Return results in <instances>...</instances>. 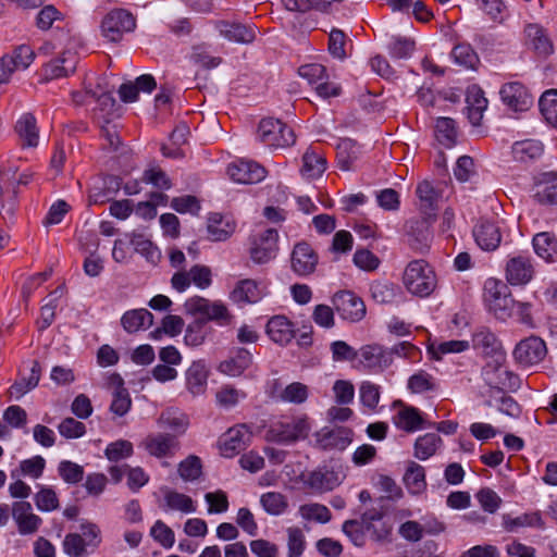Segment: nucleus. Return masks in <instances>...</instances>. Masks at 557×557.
I'll use <instances>...</instances> for the list:
<instances>
[{"mask_svg": "<svg viewBox=\"0 0 557 557\" xmlns=\"http://www.w3.org/2000/svg\"><path fill=\"white\" fill-rule=\"evenodd\" d=\"M403 280L408 292L420 297L429 296L436 286L435 274L423 260L409 262L405 269Z\"/></svg>", "mask_w": 557, "mask_h": 557, "instance_id": "1", "label": "nucleus"}, {"mask_svg": "<svg viewBox=\"0 0 557 557\" xmlns=\"http://www.w3.org/2000/svg\"><path fill=\"white\" fill-rule=\"evenodd\" d=\"M310 430L308 417L299 416L274 423L268 431V437L276 443L289 445L307 438Z\"/></svg>", "mask_w": 557, "mask_h": 557, "instance_id": "2", "label": "nucleus"}, {"mask_svg": "<svg viewBox=\"0 0 557 557\" xmlns=\"http://www.w3.org/2000/svg\"><path fill=\"white\" fill-rule=\"evenodd\" d=\"M484 301L488 309L499 319L507 318L513 306L508 286L496 278H488L485 282Z\"/></svg>", "mask_w": 557, "mask_h": 557, "instance_id": "3", "label": "nucleus"}, {"mask_svg": "<svg viewBox=\"0 0 557 557\" xmlns=\"http://www.w3.org/2000/svg\"><path fill=\"white\" fill-rule=\"evenodd\" d=\"M258 137L263 144L274 148L288 147L295 143L293 131L280 120L272 117L261 120Z\"/></svg>", "mask_w": 557, "mask_h": 557, "instance_id": "4", "label": "nucleus"}, {"mask_svg": "<svg viewBox=\"0 0 557 557\" xmlns=\"http://www.w3.org/2000/svg\"><path fill=\"white\" fill-rule=\"evenodd\" d=\"M135 27V17L124 9L110 11L101 22L102 35L110 41H119L125 33L133 32Z\"/></svg>", "mask_w": 557, "mask_h": 557, "instance_id": "5", "label": "nucleus"}, {"mask_svg": "<svg viewBox=\"0 0 557 557\" xmlns=\"http://www.w3.org/2000/svg\"><path fill=\"white\" fill-rule=\"evenodd\" d=\"M505 360H496L488 362L483 369V379L492 389H516L519 387V377L508 370L504 364Z\"/></svg>", "mask_w": 557, "mask_h": 557, "instance_id": "6", "label": "nucleus"}, {"mask_svg": "<svg viewBox=\"0 0 557 557\" xmlns=\"http://www.w3.org/2000/svg\"><path fill=\"white\" fill-rule=\"evenodd\" d=\"M278 234L274 228H268L256 235L251 240L250 258L255 263L263 264L273 259L277 252Z\"/></svg>", "mask_w": 557, "mask_h": 557, "instance_id": "7", "label": "nucleus"}, {"mask_svg": "<svg viewBox=\"0 0 557 557\" xmlns=\"http://www.w3.org/2000/svg\"><path fill=\"white\" fill-rule=\"evenodd\" d=\"M546 343L539 336H529L520 341L513 350L515 359L523 366H534L545 359Z\"/></svg>", "mask_w": 557, "mask_h": 557, "instance_id": "8", "label": "nucleus"}, {"mask_svg": "<svg viewBox=\"0 0 557 557\" xmlns=\"http://www.w3.org/2000/svg\"><path fill=\"white\" fill-rule=\"evenodd\" d=\"M140 445L148 455L156 458H171L181 447V443L175 438V434L166 433L149 434Z\"/></svg>", "mask_w": 557, "mask_h": 557, "instance_id": "9", "label": "nucleus"}, {"mask_svg": "<svg viewBox=\"0 0 557 557\" xmlns=\"http://www.w3.org/2000/svg\"><path fill=\"white\" fill-rule=\"evenodd\" d=\"M77 61L74 45L69 42V45L63 47L58 55L46 65L45 75L48 79L66 77L74 73Z\"/></svg>", "mask_w": 557, "mask_h": 557, "instance_id": "10", "label": "nucleus"}, {"mask_svg": "<svg viewBox=\"0 0 557 557\" xmlns=\"http://www.w3.org/2000/svg\"><path fill=\"white\" fill-rule=\"evenodd\" d=\"M106 387L111 393L110 412L115 417H124L132 408V398L124 387L123 379L112 373L107 377Z\"/></svg>", "mask_w": 557, "mask_h": 557, "instance_id": "11", "label": "nucleus"}, {"mask_svg": "<svg viewBox=\"0 0 557 557\" xmlns=\"http://www.w3.org/2000/svg\"><path fill=\"white\" fill-rule=\"evenodd\" d=\"M502 101L511 111L523 112L533 104V97L528 89L518 82L505 84L499 91Z\"/></svg>", "mask_w": 557, "mask_h": 557, "instance_id": "12", "label": "nucleus"}, {"mask_svg": "<svg viewBox=\"0 0 557 557\" xmlns=\"http://www.w3.org/2000/svg\"><path fill=\"white\" fill-rule=\"evenodd\" d=\"M251 432L246 424H237L230 428L220 438L219 447L221 454L231 458L243 450L249 443Z\"/></svg>", "mask_w": 557, "mask_h": 557, "instance_id": "13", "label": "nucleus"}, {"mask_svg": "<svg viewBox=\"0 0 557 557\" xmlns=\"http://www.w3.org/2000/svg\"><path fill=\"white\" fill-rule=\"evenodd\" d=\"M417 206L426 219H434L442 198V190L429 180L418 183L416 188Z\"/></svg>", "mask_w": 557, "mask_h": 557, "instance_id": "14", "label": "nucleus"}, {"mask_svg": "<svg viewBox=\"0 0 557 557\" xmlns=\"http://www.w3.org/2000/svg\"><path fill=\"white\" fill-rule=\"evenodd\" d=\"M332 302L338 314L349 322L360 321L366 314V306L362 299L350 292L335 294Z\"/></svg>", "mask_w": 557, "mask_h": 557, "instance_id": "15", "label": "nucleus"}, {"mask_svg": "<svg viewBox=\"0 0 557 557\" xmlns=\"http://www.w3.org/2000/svg\"><path fill=\"white\" fill-rule=\"evenodd\" d=\"M230 177L240 184H256L261 182L265 175V169L259 163L240 159L231 163L227 168Z\"/></svg>", "mask_w": 557, "mask_h": 557, "instance_id": "16", "label": "nucleus"}, {"mask_svg": "<svg viewBox=\"0 0 557 557\" xmlns=\"http://www.w3.org/2000/svg\"><path fill=\"white\" fill-rule=\"evenodd\" d=\"M12 518L21 535H30L36 533L41 523V518L34 512L28 502H15L12 504Z\"/></svg>", "mask_w": 557, "mask_h": 557, "instance_id": "17", "label": "nucleus"}, {"mask_svg": "<svg viewBox=\"0 0 557 557\" xmlns=\"http://www.w3.org/2000/svg\"><path fill=\"white\" fill-rule=\"evenodd\" d=\"M359 363L373 371H383L393 362V354L377 344L362 346L359 351Z\"/></svg>", "mask_w": 557, "mask_h": 557, "instance_id": "18", "label": "nucleus"}, {"mask_svg": "<svg viewBox=\"0 0 557 557\" xmlns=\"http://www.w3.org/2000/svg\"><path fill=\"white\" fill-rule=\"evenodd\" d=\"M318 260L319 258L314 249L309 244L302 242L293 248L290 267L296 274L306 276L314 272Z\"/></svg>", "mask_w": 557, "mask_h": 557, "instance_id": "19", "label": "nucleus"}, {"mask_svg": "<svg viewBox=\"0 0 557 557\" xmlns=\"http://www.w3.org/2000/svg\"><path fill=\"white\" fill-rule=\"evenodd\" d=\"M270 396L278 401L300 405L304 404L309 396V387L301 382H293L282 387L277 380L272 382Z\"/></svg>", "mask_w": 557, "mask_h": 557, "instance_id": "20", "label": "nucleus"}, {"mask_svg": "<svg viewBox=\"0 0 557 557\" xmlns=\"http://www.w3.org/2000/svg\"><path fill=\"white\" fill-rule=\"evenodd\" d=\"M505 274L509 284L515 286L525 285L532 280L534 268L528 258L516 256L507 261Z\"/></svg>", "mask_w": 557, "mask_h": 557, "instance_id": "21", "label": "nucleus"}, {"mask_svg": "<svg viewBox=\"0 0 557 557\" xmlns=\"http://www.w3.org/2000/svg\"><path fill=\"white\" fill-rule=\"evenodd\" d=\"M159 429L169 431L166 434H175V438L187 431L189 426V419L186 413L177 408H168L163 410L157 419Z\"/></svg>", "mask_w": 557, "mask_h": 557, "instance_id": "22", "label": "nucleus"}, {"mask_svg": "<svg viewBox=\"0 0 557 557\" xmlns=\"http://www.w3.org/2000/svg\"><path fill=\"white\" fill-rule=\"evenodd\" d=\"M351 431L344 428L322 429L315 434L317 444L323 449H345L351 443Z\"/></svg>", "mask_w": 557, "mask_h": 557, "instance_id": "23", "label": "nucleus"}, {"mask_svg": "<svg viewBox=\"0 0 557 557\" xmlns=\"http://www.w3.org/2000/svg\"><path fill=\"white\" fill-rule=\"evenodd\" d=\"M472 345L484 356H491L496 360H505L506 358L499 341L487 329H480L473 334Z\"/></svg>", "mask_w": 557, "mask_h": 557, "instance_id": "24", "label": "nucleus"}, {"mask_svg": "<svg viewBox=\"0 0 557 557\" xmlns=\"http://www.w3.org/2000/svg\"><path fill=\"white\" fill-rule=\"evenodd\" d=\"M216 27L222 37L236 44H250L255 40L257 35V28L255 26L239 23L222 21L218 23Z\"/></svg>", "mask_w": 557, "mask_h": 557, "instance_id": "25", "label": "nucleus"}, {"mask_svg": "<svg viewBox=\"0 0 557 557\" xmlns=\"http://www.w3.org/2000/svg\"><path fill=\"white\" fill-rule=\"evenodd\" d=\"M393 406L398 407V411L393 418V422L398 429L411 433L422 426L423 418L417 408L404 405L400 400L395 401Z\"/></svg>", "mask_w": 557, "mask_h": 557, "instance_id": "26", "label": "nucleus"}, {"mask_svg": "<svg viewBox=\"0 0 557 557\" xmlns=\"http://www.w3.org/2000/svg\"><path fill=\"white\" fill-rule=\"evenodd\" d=\"M524 33L527 37V44L539 55L548 57L554 52L553 42L543 26L536 23L528 24L525 26Z\"/></svg>", "mask_w": 557, "mask_h": 557, "instance_id": "27", "label": "nucleus"}, {"mask_svg": "<svg viewBox=\"0 0 557 557\" xmlns=\"http://www.w3.org/2000/svg\"><path fill=\"white\" fill-rule=\"evenodd\" d=\"M265 293V287L258 281L245 278L237 282L231 297L235 302L253 304L259 301Z\"/></svg>", "mask_w": 557, "mask_h": 557, "instance_id": "28", "label": "nucleus"}, {"mask_svg": "<svg viewBox=\"0 0 557 557\" xmlns=\"http://www.w3.org/2000/svg\"><path fill=\"white\" fill-rule=\"evenodd\" d=\"M209 369L202 361H194L185 372L186 387L193 396L205 394Z\"/></svg>", "mask_w": 557, "mask_h": 557, "instance_id": "29", "label": "nucleus"}, {"mask_svg": "<svg viewBox=\"0 0 557 557\" xmlns=\"http://www.w3.org/2000/svg\"><path fill=\"white\" fill-rule=\"evenodd\" d=\"M252 363V355L248 349L238 348L219 366L220 372L232 377L242 375Z\"/></svg>", "mask_w": 557, "mask_h": 557, "instance_id": "30", "label": "nucleus"}, {"mask_svg": "<svg viewBox=\"0 0 557 557\" xmlns=\"http://www.w3.org/2000/svg\"><path fill=\"white\" fill-rule=\"evenodd\" d=\"M15 131L23 147L35 148L39 145V129L36 117L32 113L21 115L16 122Z\"/></svg>", "mask_w": 557, "mask_h": 557, "instance_id": "31", "label": "nucleus"}, {"mask_svg": "<svg viewBox=\"0 0 557 557\" xmlns=\"http://www.w3.org/2000/svg\"><path fill=\"white\" fill-rule=\"evenodd\" d=\"M473 235L475 238L476 244L483 249V250H495L500 242H502V234L499 227L488 221H482L473 231Z\"/></svg>", "mask_w": 557, "mask_h": 557, "instance_id": "32", "label": "nucleus"}, {"mask_svg": "<svg viewBox=\"0 0 557 557\" xmlns=\"http://www.w3.org/2000/svg\"><path fill=\"white\" fill-rule=\"evenodd\" d=\"M267 333L274 343L280 345L288 344L295 336L293 323L283 315H276L269 320Z\"/></svg>", "mask_w": 557, "mask_h": 557, "instance_id": "33", "label": "nucleus"}, {"mask_svg": "<svg viewBox=\"0 0 557 557\" xmlns=\"http://www.w3.org/2000/svg\"><path fill=\"white\" fill-rule=\"evenodd\" d=\"M534 197L542 205H557V175L541 174L535 183Z\"/></svg>", "mask_w": 557, "mask_h": 557, "instance_id": "34", "label": "nucleus"}, {"mask_svg": "<svg viewBox=\"0 0 557 557\" xmlns=\"http://www.w3.org/2000/svg\"><path fill=\"white\" fill-rule=\"evenodd\" d=\"M41 376V368L38 361H33L30 373L27 377L23 376L16 380L8 391L9 397L21 399L28 392L33 391L39 383Z\"/></svg>", "mask_w": 557, "mask_h": 557, "instance_id": "35", "label": "nucleus"}, {"mask_svg": "<svg viewBox=\"0 0 557 557\" xmlns=\"http://www.w3.org/2000/svg\"><path fill=\"white\" fill-rule=\"evenodd\" d=\"M466 102L470 122L473 125H479L487 108V99L483 91L476 86L470 87L467 91Z\"/></svg>", "mask_w": 557, "mask_h": 557, "instance_id": "36", "label": "nucleus"}, {"mask_svg": "<svg viewBox=\"0 0 557 557\" xmlns=\"http://www.w3.org/2000/svg\"><path fill=\"white\" fill-rule=\"evenodd\" d=\"M544 146L539 140L524 139L516 141L511 147L512 158L517 162L528 163L542 156Z\"/></svg>", "mask_w": 557, "mask_h": 557, "instance_id": "37", "label": "nucleus"}, {"mask_svg": "<svg viewBox=\"0 0 557 557\" xmlns=\"http://www.w3.org/2000/svg\"><path fill=\"white\" fill-rule=\"evenodd\" d=\"M305 484L318 492H327L334 490L341 484L339 475L334 471H312L306 479Z\"/></svg>", "mask_w": 557, "mask_h": 557, "instance_id": "38", "label": "nucleus"}, {"mask_svg": "<svg viewBox=\"0 0 557 557\" xmlns=\"http://www.w3.org/2000/svg\"><path fill=\"white\" fill-rule=\"evenodd\" d=\"M544 522L537 512L522 513L517 517L505 515L503 517V528L510 533L519 532L524 528H543Z\"/></svg>", "mask_w": 557, "mask_h": 557, "instance_id": "39", "label": "nucleus"}, {"mask_svg": "<svg viewBox=\"0 0 557 557\" xmlns=\"http://www.w3.org/2000/svg\"><path fill=\"white\" fill-rule=\"evenodd\" d=\"M163 499L169 510H176L184 513H191L196 511L194 500L183 493H178L169 487H162Z\"/></svg>", "mask_w": 557, "mask_h": 557, "instance_id": "40", "label": "nucleus"}, {"mask_svg": "<svg viewBox=\"0 0 557 557\" xmlns=\"http://www.w3.org/2000/svg\"><path fill=\"white\" fill-rule=\"evenodd\" d=\"M122 325L128 333L138 332L152 325L153 317L146 309L131 310L123 314Z\"/></svg>", "mask_w": 557, "mask_h": 557, "instance_id": "41", "label": "nucleus"}, {"mask_svg": "<svg viewBox=\"0 0 557 557\" xmlns=\"http://www.w3.org/2000/svg\"><path fill=\"white\" fill-rule=\"evenodd\" d=\"M11 73L26 70L35 60L34 50L26 45H21L11 53L3 55Z\"/></svg>", "mask_w": 557, "mask_h": 557, "instance_id": "42", "label": "nucleus"}, {"mask_svg": "<svg viewBox=\"0 0 557 557\" xmlns=\"http://www.w3.org/2000/svg\"><path fill=\"white\" fill-rule=\"evenodd\" d=\"M326 169L324 157L312 149H308L302 157L301 175L306 178H317Z\"/></svg>", "mask_w": 557, "mask_h": 557, "instance_id": "43", "label": "nucleus"}, {"mask_svg": "<svg viewBox=\"0 0 557 557\" xmlns=\"http://www.w3.org/2000/svg\"><path fill=\"white\" fill-rule=\"evenodd\" d=\"M339 168L348 171L361 156V148L350 138L341 139L336 146Z\"/></svg>", "mask_w": 557, "mask_h": 557, "instance_id": "44", "label": "nucleus"}, {"mask_svg": "<svg viewBox=\"0 0 557 557\" xmlns=\"http://www.w3.org/2000/svg\"><path fill=\"white\" fill-rule=\"evenodd\" d=\"M404 483L411 494L422 493L426 486L424 468L414 461H409L404 474Z\"/></svg>", "mask_w": 557, "mask_h": 557, "instance_id": "45", "label": "nucleus"}, {"mask_svg": "<svg viewBox=\"0 0 557 557\" xmlns=\"http://www.w3.org/2000/svg\"><path fill=\"white\" fill-rule=\"evenodd\" d=\"M260 505L268 515L281 516L288 508V499L280 492H267L260 496Z\"/></svg>", "mask_w": 557, "mask_h": 557, "instance_id": "46", "label": "nucleus"}, {"mask_svg": "<svg viewBox=\"0 0 557 557\" xmlns=\"http://www.w3.org/2000/svg\"><path fill=\"white\" fill-rule=\"evenodd\" d=\"M442 444V438L435 433L419 436L414 443V457L426 460L432 457Z\"/></svg>", "mask_w": 557, "mask_h": 557, "instance_id": "47", "label": "nucleus"}, {"mask_svg": "<svg viewBox=\"0 0 557 557\" xmlns=\"http://www.w3.org/2000/svg\"><path fill=\"white\" fill-rule=\"evenodd\" d=\"M131 244L134 246V250L144 256L148 262L152 264L159 262L161 252L148 238L140 234L132 233Z\"/></svg>", "mask_w": 557, "mask_h": 557, "instance_id": "48", "label": "nucleus"}, {"mask_svg": "<svg viewBox=\"0 0 557 557\" xmlns=\"http://www.w3.org/2000/svg\"><path fill=\"white\" fill-rule=\"evenodd\" d=\"M470 347L468 341H447L441 343H432L428 351L435 360H441L447 354H458L467 350Z\"/></svg>", "mask_w": 557, "mask_h": 557, "instance_id": "49", "label": "nucleus"}, {"mask_svg": "<svg viewBox=\"0 0 557 557\" xmlns=\"http://www.w3.org/2000/svg\"><path fill=\"white\" fill-rule=\"evenodd\" d=\"M235 231V224L222 216L213 215L209 219L208 233L212 240L221 242L227 239Z\"/></svg>", "mask_w": 557, "mask_h": 557, "instance_id": "50", "label": "nucleus"}, {"mask_svg": "<svg viewBox=\"0 0 557 557\" xmlns=\"http://www.w3.org/2000/svg\"><path fill=\"white\" fill-rule=\"evenodd\" d=\"M407 386L408 389L413 394H423L435 391L437 384L432 374L420 370L408 379Z\"/></svg>", "mask_w": 557, "mask_h": 557, "instance_id": "51", "label": "nucleus"}, {"mask_svg": "<svg viewBox=\"0 0 557 557\" xmlns=\"http://www.w3.org/2000/svg\"><path fill=\"white\" fill-rule=\"evenodd\" d=\"M457 129L450 117H438L435 124V137L445 147H451L456 141Z\"/></svg>", "mask_w": 557, "mask_h": 557, "instance_id": "52", "label": "nucleus"}, {"mask_svg": "<svg viewBox=\"0 0 557 557\" xmlns=\"http://www.w3.org/2000/svg\"><path fill=\"white\" fill-rule=\"evenodd\" d=\"M539 104L546 122L557 127V89L546 90L540 98Z\"/></svg>", "mask_w": 557, "mask_h": 557, "instance_id": "53", "label": "nucleus"}, {"mask_svg": "<svg viewBox=\"0 0 557 557\" xmlns=\"http://www.w3.org/2000/svg\"><path fill=\"white\" fill-rule=\"evenodd\" d=\"M533 247L539 257L552 261L556 252L555 237L547 232L539 233L533 238Z\"/></svg>", "mask_w": 557, "mask_h": 557, "instance_id": "54", "label": "nucleus"}, {"mask_svg": "<svg viewBox=\"0 0 557 557\" xmlns=\"http://www.w3.org/2000/svg\"><path fill=\"white\" fill-rule=\"evenodd\" d=\"M300 517L307 521L326 523L331 520L330 509L321 504L311 503L301 505L298 509Z\"/></svg>", "mask_w": 557, "mask_h": 557, "instance_id": "55", "label": "nucleus"}, {"mask_svg": "<svg viewBox=\"0 0 557 557\" xmlns=\"http://www.w3.org/2000/svg\"><path fill=\"white\" fill-rule=\"evenodd\" d=\"M432 219H426L424 216V220L421 222H414L410 225L409 234L413 238L412 245L416 246L418 249H422L425 247H429L431 239H432V233L430 231V221Z\"/></svg>", "mask_w": 557, "mask_h": 557, "instance_id": "56", "label": "nucleus"}, {"mask_svg": "<svg viewBox=\"0 0 557 557\" xmlns=\"http://www.w3.org/2000/svg\"><path fill=\"white\" fill-rule=\"evenodd\" d=\"M45 466V459L40 456H35L29 459L21 461L18 469L12 471L11 475L14 478L21 474L33 479H38L39 476H41Z\"/></svg>", "mask_w": 557, "mask_h": 557, "instance_id": "57", "label": "nucleus"}, {"mask_svg": "<svg viewBox=\"0 0 557 557\" xmlns=\"http://www.w3.org/2000/svg\"><path fill=\"white\" fill-rule=\"evenodd\" d=\"M381 387L380 385L363 381L359 386V396L363 406L374 410L380 403Z\"/></svg>", "mask_w": 557, "mask_h": 557, "instance_id": "58", "label": "nucleus"}, {"mask_svg": "<svg viewBox=\"0 0 557 557\" xmlns=\"http://www.w3.org/2000/svg\"><path fill=\"white\" fill-rule=\"evenodd\" d=\"M63 549L71 557H84L90 553L83 536L78 533H70L64 537Z\"/></svg>", "mask_w": 557, "mask_h": 557, "instance_id": "59", "label": "nucleus"}, {"mask_svg": "<svg viewBox=\"0 0 557 557\" xmlns=\"http://www.w3.org/2000/svg\"><path fill=\"white\" fill-rule=\"evenodd\" d=\"M134 453L133 444L126 440H117L110 443L104 455L110 461H120L131 457Z\"/></svg>", "mask_w": 557, "mask_h": 557, "instance_id": "60", "label": "nucleus"}, {"mask_svg": "<svg viewBox=\"0 0 557 557\" xmlns=\"http://www.w3.org/2000/svg\"><path fill=\"white\" fill-rule=\"evenodd\" d=\"M37 508L41 511H52L59 507L55 492L50 487H41L34 497Z\"/></svg>", "mask_w": 557, "mask_h": 557, "instance_id": "61", "label": "nucleus"}, {"mask_svg": "<svg viewBox=\"0 0 557 557\" xmlns=\"http://www.w3.org/2000/svg\"><path fill=\"white\" fill-rule=\"evenodd\" d=\"M150 535L160 545L171 548L175 542L174 532L161 520H158L150 530Z\"/></svg>", "mask_w": 557, "mask_h": 557, "instance_id": "62", "label": "nucleus"}, {"mask_svg": "<svg viewBox=\"0 0 557 557\" xmlns=\"http://www.w3.org/2000/svg\"><path fill=\"white\" fill-rule=\"evenodd\" d=\"M215 397L220 406L224 408H232L244 399L246 394L235 387L224 386L216 393Z\"/></svg>", "mask_w": 557, "mask_h": 557, "instance_id": "63", "label": "nucleus"}, {"mask_svg": "<svg viewBox=\"0 0 557 557\" xmlns=\"http://www.w3.org/2000/svg\"><path fill=\"white\" fill-rule=\"evenodd\" d=\"M456 63L465 67L473 69L478 63L476 53L469 45H457L451 52Z\"/></svg>", "mask_w": 557, "mask_h": 557, "instance_id": "64", "label": "nucleus"}]
</instances>
